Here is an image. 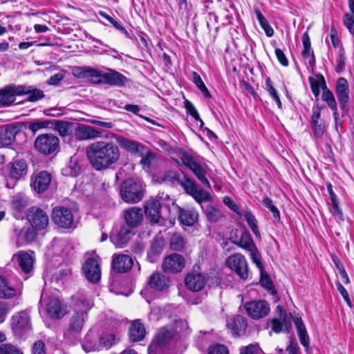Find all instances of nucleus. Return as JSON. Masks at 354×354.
<instances>
[{"label": "nucleus", "mask_w": 354, "mask_h": 354, "mask_svg": "<svg viewBox=\"0 0 354 354\" xmlns=\"http://www.w3.org/2000/svg\"><path fill=\"white\" fill-rule=\"evenodd\" d=\"M86 153L89 163L96 171L111 168L118 163L121 156L116 144L103 140L91 143L86 149Z\"/></svg>", "instance_id": "nucleus-1"}, {"label": "nucleus", "mask_w": 354, "mask_h": 354, "mask_svg": "<svg viewBox=\"0 0 354 354\" xmlns=\"http://www.w3.org/2000/svg\"><path fill=\"white\" fill-rule=\"evenodd\" d=\"M120 195L127 203H137L144 196L141 184L133 178L126 179L121 183Z\"/></svg>", "instance_id": "nucleus-2"}, {"label": "nucleus", "mask_w": 354, "mask_h": 354, "mask_svg": "<svg viewBox=\"0 0 354 354\" xmlns=\"http://www.w3.org/2000/svg\"><path fill=\"white\" fill-rule=\"evenodd\" d=\"M119 339L118 333H105L99 338L98 343H96L91 342L89 335H87L82 347L86 352L109 349L116 344Z\"/></svg>", "instance_id": "nucleus-3"}, {"label": "nucleus", "mask_w": 354, "mask_h": 354, "mask_svg": "<svg viewBox=\"0 0 354 354\" xmlns=\"http://www.w3.org/2000/svg\"><path fill=\"white\" fill-rule=\"evenodd\" d=\"M59 146L58 137L52 133L38 136L34 142L35 149L41 154L50 155L55 152Z\"/></svg>", "instance_id": "nucleus-4"}, {"label": "nucleus", "mask_w": 354, "mask_h": 354, "mask_svg": "<svg viewBox=\"0 0 354 354\" xmlns=\"http://www.w3.org/2000/svg\"><path fill=\"white\" fill-rule=\"evenodd\" d=\"M11 329L16 337H21L32 330L29 314L24 310L15 314L11 318Z\"/></svg>", "instance_id": "nucleus-5"}, {"label": "nucleus", "mask_w": 354, "mask_h": 354, "mask_svg": "<svg viewBox=\"0 0 354 354\" xmlns=\"http://www.w3.org/2000/svg\"><path fill=\"white\" fill-rule=\"evenodd\" d=\"M52 221L59 227L69 229L74 226V217L71 210L64 206H57L52 211Z\"/></svg>", "instance_id": "nucleus-6"}, {"label": "nucleus", "mask_w": 354, "mask_h": 354, "mask_svg": "<svg viewBox=\"0 0 354 354\" xmlns=\"http://www.w3.org/2000/svg\"><path fill=\"white\" fill-rule=\"evenodd\" d=\"M181 160L183 165L188 167L205 186L210 188V183L206 178V170L193 156L185 153L183 154Z\"/></svg>", "instance_id": "nucleus-7"}, {"label": "nucleus", "mask_w": 354, "mask_h": 354, "mask_svg": "<svg viewBox=\"0 0 354 354\" xmlns=\"http://www.w3.org/2000/svg\"><path fill=\"white\" fill-rule=\"evenodd\" d=\"M226 265L234 270L242 279L248 277V267L245 257L239 253L230 256L226 260Z\"/></svg>", "instance_id": "nucleus-8"}, {"label": "nucleus", "mask_w": 354, "mask_h": 354, "mask_svg": "<svg viewBox=\"0 0 354 354\" xmlns=\"http://www.w3.org/2000/svg\"><path fill=\"white\" fill-rule=\"evenodd\" d=\"M164 207L169 211V205H165L160 200L151 198L145 203V213L147 218L151 223H158L162 218L161 207Z\"/></svg>", "instance_id": "nucleus-9"}, {"label": "nucleus", "mask_w": 354, "mask_h": 354, "mask_svg": "<svg viewBox=\"0 0 354 354\" xmlns=\"http://www.w3.org/2000/svg\"><path fill=\"white\" fill-rule=\"evenodd\" d=\"M289 319H291L295 325L300 344L308 350L310 347V337L301 315L289 313Z\"/></svg>", "instance_id": "nucleus-10"}, {"label": "nucleus", "mask_w": 354, "mask_h": 354, "mask_svg": "<svg viewBox=\"0 0 354 354\" xmlns=\"http://www.w3.org/2000/svg\"><path fill=\"white\" fill-rule=\"evenodd\" d=\"M244 308L248 316L254 319L263 318L270 312L269 304L264 300L248 301Z\"/></svg>", "instance_id": "nucleus-11"}, {"label": "nucleus", "mask_w": 354, "mask_h": 354, "mask_svg": "<svg viewBox=\"0 0 354 354\" xmlns=\"http://www.w3.org/2000/svg\"><path fill=\"white\" fill-rule=\"evenodd\" d=\"M28 219L32 227L37 230L45 229L49 223L47 214L43 209L37 207L29 209Z\"/></svg>", "instance_id": "nucleus-12"}, {"label": "nucleus", "mask_w": 354, "mask_h": 354, "mask_svg": "<svg viewBox=\"0 0 354 354\" xmlns=\"http://www.w3.org/2000/svg\"><path fill=\"white\" fill-rule=\"evenodd\" d=\"M99 75L97 80H93V83H104L112 86H122L127 82V78L124 75L112 69H109V71L105 73L99 71Z\"/></svg>", "instance_id": "nucleus-13"}, {"label": "nucleus", "mask_w": 354, "mask_h": 354, "mask_svg": "<svg viewBox=\"0 0 354 354\" xmlns=\"http://www.w3.org/2000/svg\"><path fill=\"white\" fill-rule=\"evenodd\" d=\"M25 92V88L22 85L10 84L0 89V98L2 106H6L12 104L15 101L17 95H21Z\"/></svg>", "instance_id": "nucleus-14"}, {"label": "nucleus", "mask_w": 354, "mask_h": 354, "mask_svg": "<svg viewBox=\"0 0 354 354\" xmlns=\"http://www.w3.org/2000/svg\"><path fill=\"white\" fill-rule=\"evenodd\" d=\"M82 270L88 281L94 283L100 281L101 271L98 261L95 258H88L83 265Z\"/></svg>", "instance_id": "nucleus-15"}, {"label": "nucleus", "mask_w": 354, "mask_h": 354, "mask_svg": "<svg viewBox=\"0 0 354 354\" xmlns=\"http://www.w3.org/2000/svg\"><path fill=\"white\" fill-rule=\"evenodd\" d=\"M185 265L184 257L179 254H172L165 258L162 269L165 272L177 273L180 272Z\"/></svg>", "instance_id": "nucleus-16"}, {"label": "nucleus", "mask_w": 354, "mask_h": 354, "mask_svg": "<svg viewBox=\"0 0 354 354\" xmlns=\"http://www.w3.org/2000/svg\"><path fill=\"white\" fill-rule=\"evenodd\" d=\"M104 131L91 126L80 124L75 130V136L80 141L95 140L102 137Z\"/></svg>", "instance_id": "nucleus-17"}, {"label": "nucleus", "mask_w": 354, "mask_h": 354, "mask_svg": "<svg viewBox=\"0 0 354 354\" xmlns=\"http://www.w3.org/2000/svg\"><path fill=\"white\" fill-rule=\"evenodd\" d=\"M111 264L112 268L115 272L124 273L131 268L133 261V259L127 254H114Z\"/></svg>", "instance_id": "nucleus-18"}, {"label": "nucleus", "mask_w": 354, "mask_h": 354, "mask_svg": "<svg viewBox=\"0 0 354 354\" xmlns=\"http://www.w3.org/2000/svg\"><path fill=\"white\" fill-rule=\"evenodd\" d=\"M31 186L37 193H43L46 191L51 181V175L43 171L36 174L31 178Z\"/></svg>", "instance_id": "nucleus-19"}, {"label": "nucleus", "mask_w": 354, "mask_h": 354, "mask_svg": "<svg viewBox=\"0 0 354 354\" xmlns=\"http://www.w3.org/2000/svg\"><path fill=\"white\" fill-rule=\"evenodd\" d=\"M124 217L127 226L138 227L143 220V212L140 207H132L124 211Z\"/></svg>", "instance_id": "nucleus-20"}, {"label": "nucleus", "mask_w": 354, "mask_h": 354, "mask_svg": "<svg viewBox=\"0 0 354 354\" xmlns=\"http://www.w3.org/2000/svg\"><path fill=\"white\" fill-rule=\"evenodd\" d=\"M205 282V277L197 272L187 274L185 279L186 287L194 292L201 290L204 288Z\"/></svg>", "instance_id": "nucleus-21"}, {"label": "nucleus", "mask_w": 354, "mask_h": 354, "mask_svg": "<svg viewBox=\"0 0 354 354\" xmlns=\"http://www.w3.org/2000/svg\"><path fill=\"white\" fill-rule=\"evenodd\" d=\"M227 325L236 336L244 335L248 326L247 320L241 315H236L228 319Z\"/></svg>", "instance_id": "nucleus-22"}, {"label": "nucleus", "mask_w": 354, "mask_h": 354, "mask_svg": "<svg viewBox=\"0 0 354 354\" xmlns=\"http://www.w3.org/2000/svg\"><path fill=\"white\" fill-rule=\"evenodd\" d=\"M335 93L342 109H344L348 102V85L345 78L340 77L337 80Z\"/></svg>", "instance_id": "nucleus-23"}, {"label": "nucleus", "mask_w": 354, "mask_h": 354, "mask_svg": "<svg viewBox=\"0 0 354 354\" xmlns=\"http://www.w3.org/2000/svg\"><path fill=\"white\" fill-rule=\"evenodd\" d=\"M28 166L24 160H17L10 164L9 176L11 179L18 180L26 176Z\"/></svg>", "instance_id": "nucleus-24"}, {"label": "nucleus", "mask_w": 354, "mask_h": 354, "mask_svg": "<svg viewBox=\"0 0 354 354\" xmlns=\"http://www.w3.org/2000/svg\"><path fill=\"white\" fill-rule=\"evenodd\" d=\"M149 286L158 291H163L170 286L169 277L160 272L153 273L149 279Z\"/></svg>", "instance_id": "nucleus-25"}, {"label": "nucleus", "mask_w": 354, "mask_h": 354, "mask_svg": "<svg viewBox=\"0 0 354 354\" xmlns=\"http://www.w3.org/2000/svg\"><path fill=\"white\" fill-rule=\"evenodd\" d=\"M178 209V219L185 225L192 226L198 220V212L194 209H183L176 206Z\"/></svg>", "instance_id": "nucleus-26"}, {"label": "nucleus", "mask_w": 354, "mask_h": 354, "mask_svg": "<svg viewBox=\"0 0 354 354\" xmlns=\"http://www.w3.org/2000/svg\"><path fill=\"white\" fill-rule=\"evenodd\" d=\"M146 335V330L140 320H136L131 324L129 330V340L131 342L142 341Z\"/></svg>", "instance_id": "nucleus-27"}, {"label": "nucleus", "mask_w": 354, "mask_h": 354, "mask_svg": "<svg viewBox=\"0 0 354 354\" xmlns=\"http://www.w3.org/2000/svg\"><path fill=\"white\" fill-rule=\"evenodd\" d=\"M17 257L18 264L23 272L25 273L30 272L33 269L35 261L33 257V252H31L29 253L25 251H20L17 254Z\"/></svg>", "instance_id": "nucleus-28"}, {"label": "nucleus", "mask_w": 354, "mask_h": 354, "mask_svg": "<svg viewBox=\"0 0 354 354\" xmlns=\"http://www.w3.org/2000/svg\"><path fill=\"white\" fill-rule=\"evenodd\" d=\"M111 136L115 139L117 143L122 149L128 152L136 153L139 152L140 149L142 148V145L136 141L128 140L114 133H111Z\"/></svg>", "instance_id": "nucleus-29"}, {"label": "nucleus", "mask_w": 354, "mask_h": 354, "mask_svg": "<svg viewBox=\"0 0 354 354\" xmlns=\"http://www.w3.org/2000/svg\"><path fill=\"white\" fill-rule=\"evenodd\" d=\"M19 132L16 127L8 126L0 130V147L10 146L15 140V136Z\"/></svg>", "instance_id": "nucleus-30"}, {"label": "nucleus", "mask_w": 354, "mask_h": 354, "mask_svg": "<svg viewBox=\"0 0 354 354\" xmlns=\"http://www.w3.org/2000/svg\"><path fill=\"white\" fill-rule=\"evenodd\" d=\"M320 115L319 107H314L311 118V128L314 135L317 138L322 137L325 131V126L324 122L320 120Z\"/></svg>", "instance_id": "nucleus-31"}, {"label": "nucleus", "mask_w": 354, "mask_h": 354, "mask_svg": "<svg viewBox=\"0 0 354 354\" xmlns=\"http://www.w3.org/2000/svg\"><path fill=\"white\" fill-rule=\"evenodd\" d=\"M81 170L79 158L73 156L71 157L67 165L62 168V174L66 176L77 177L80 174Z\"/></svg>", "instance_id": "nucleus-32"}, {"label": "nucleus", "mask_w": 354, "mask_h": 354, "mask_svg": "<svg viewBox=\"0 0 354 354\" xmlns=\"http://www.w3.org/2000/svg\"><path fill=\"white\" fill-rule=\"evenodd\" d=\"M86 319L87 315H85V313L74 312L69 322L68 331L72 333L81 332Z\"/></svg>", "instance_id": "nucleus-33"}, {"label": "nucleus", "mask_w": 354, "mask_h": 354, "mask_svg": "<svg viewBox=\"0 0 354 354\" xmlns=\"http://www.w3.org/2000/svg\"><path fill=\"white\" fill-rule=\"evenodd\" d=\"M75 76L78 78H91L92 82L97 80L99 71L89 66H76L73 69Z\"/></svg>", "instance_id": "nucleus-34"}, {"label": "nucleus", "mask_w": 354, "mask_h": 354, "mask_svg": "<svg viewBox=\"0 0 354 354\" xmlns=\"http://www.w3.org/2000/svg\"><path fill=\"white\" fill-rule=\"evenodd\" d=\"M133 232L129 226L121 227L119 232L115 237H111L112 241L118 248H122L131 239Z\"/></svg>", "instance_id": "nucleus-35"}, {"label": "nucleus", "mask_w": 354, "mask_h": 354, "mask_svg": "<svg viewBox=\"0 0 354 354\" xmlns=\"http://www.w3.org/2000/svg\"><path fill=\"white\" fill-rule=\"evenodd\" d=\"M17 288L11 286L7 279L0 275V298L1 299H10L15 297L18 293L20 294Z\"/></svg>", "instance_id": "nucleus-36"}, {"label": "nucleus", "mask_w": 354, "mask_h": 354, "mask_svg": "<svg viewBox=\"0 0 354 354\" xmlns=\"http://www.w3.org/2000/svg\"><path fill=\"white\" fill-rule=\"evenodd\" d=\"M46 310L49 316L53 319H60L65 314L60 301L57 298L49 300Z\"/></svg>", "instance_id": "nucleus-37"}, {"label": "nucleus", "mask_w": 354, "mask_h": 354, "mask_svg": "<svg viewBox=\"0 0 354 354\" xmlns=\"http://www.w3.org/2000/svg\"><path fill=\"white\" fill-rule=\"evenodd\" d=\"M174 334L175 331L173 328H162L156 335L153 342L162 348L174 337Z\"/></svg>", "instance_id": "nucleus-38"}, {"label": "nucleus", "mask_w": 354, "mask_h": 354, "mask_svg": "<svg viewBox=\"0 0 354 354\" xmlns=\"http://www.w3.org/2000/svg\"><path fill=\"white\" fill-rule=\"evenodd\" d=\"M93 306V301L85 295L75 297L74 312L85 313V315H87Z\"/></svg>", "instance_id": "nucleus-39"}, {"label": "nucleus", "mask_w": 354, "mask_h": 354, "mask_svg": "<svg viewBox=\"0 0 354 354\" xmlns=\"http://www.w3.org/2000/svg\"><path fill=\"white\" fill-rule=\"evenodd\" d=\"M279 318H273L271 320L272 330L278 333L282 331L283 326L286 321V311L280 305H278L275 310Z\"/></svg>", "instance_id": "nucleus-40"}, {"label": "nucleus", "mask_w": 354, "mask_h": 354, "mask_svg": "<svg viewBox=\"0 0 354 354\" xmlns=\"http://www.w3.org/2000/svg\"><path fill=\"white\" fill-rule=\"evenodd\" d=\"M25 88V92L21 94L28 95L27 101L34 102L43 99L45 97L44 91L35 87L27 85H22Z\"/></svg>", "instance_id": "nucleus-41"}, {"label": "nucleus", "mask_w": 354, "mask_h": 354, "mask_svg": "<svg viewBox=\"0 0 354 354\" xmlns=\"http://www.w3.org/2000/svg\"><path fill=\"white\" fill-rule=\"evenodd\" d=\"M310 88L314 95L317 97L320 93V89H327L323 75L317 76L316 78L310 77L308 78Z\"/></svg>", "instance_id": "nucleus-42"}, {"label": "nucleus", "mask_w": 354, "mask_h": 354, "mask_svg": "<svg viewBox=\"0 0 354 354\" xmlns=\"http://www.w3.org/2000/svg\"><path fill=\"white\" fill-rule=\"evenodd\" d=\"M186 243L185 238L180 233L175 232L170 237V248L172 250H183Z\"/></svg>", "instance_id": "nucleus-43"}, {"label": "nucleus", "mask_w": 354, "mask_h": 354, "mask_svg": "<svg viewBox=\"0 0 354 354\" xmlns=\"http://www.w3.org/2000/svg\"><path fill=\"white\" fill-rule=\"evenodd\" d=\"M53 129H55L61 136H68L71 133V124L66 121L52 120Z\"/></svg>", "instance_id": "nucleus-44"}, {"label": "nucleus", "mask_w": 354, "mask_h": 354, "mask_svg": "<svg viewBox=\"0 0 354 354\" xmlns=\"http://www.w3.org/2000/svg\"><path fill=\"white\" fill-rule=\"evenodd\" d=\"M50 120H38L28 124V129L35 133L37 131L42 129H53V123Z\"/></svg>", "instance_id": "nucleus-45"}, {"label": "nucleus", "mask_w": 354, "mask_h": 354, "mask_svg": "<svg viewBox=\"0 0 354 354\" xmlns=\"http://www.w3.org/2000/svg\"><path fill=\"white\" fill-rule=\"evenodd\" d=\"M205 214L207 219L209 222L216 223L220 221L223 215L221 212L212 205H207L205 209Z\"/></svg>", "instance_id": "nucleus-46"}, {"label": "nucleus", "mask_w": 354, "mask_h": 354, "mask_svg": "<svg viewBox=\"0 0 354 354\" xmlns=\"http://www.w3.org/2000/svg\"><path fill=\"white\" fill-rule=\"evenodd\" d=\"M322 98L332 110L335 111L333 115L335 119L337 120L338 117V113H337V103L333 93L328 89H324Z\"/></svg>", "instance_id": "nucleus-47"}, {"label": "nucleus", "mask_w": 354, "mask_h": 354, "mask_svg": "<svg viewBox=\"0 0 354 354\" xmlns=\"http://www.w3.org/2000/svg\"><path fill=\"white\" fill-rule=\"evenodd\" d=\"M239 247L248 250L249 252L256 249L255 245L249 234H243L240 241L234 242Z\"/></svg>", "instance_id": "nucleus-48"}, {"label": "nucleus", "mask_w": 354, "mask_h": 354, "mask_svg": "<svg viewBox=\"0 0 354 354\" xmlns=\"http://www.w3.org/2000/svg\"><path fill=\"white\" fill-rule=\"evenodd\" d=\"M255 14L257 15V18L261 26V28L264 30L266 35L268 37H271L274 34V30L272 27L270 26L267 19L263 17L261 11L258 9L255 10Z\"/></svg>", "instance_id": "nucleus-49"}, {"label": "nucleus", "mask_w": 354, "mask_h": 354, "mask_svg": "<svg viewBox=\"0 0 354 354\" xmlns=\"http://www.w3.org/2000/svg\"><path fill=\"white\" fill-rule=\"evenodd\" d=\"M191 196L200 204L203 201H209L211 199L210 194L203 189L196 188Z\"/></svg>", "instance_id": "nucleus-50"}, {"label": "nucleus", "mask_w": 354, "mask_h": 354, "mask_svg": "<svg viewBox=\"0 0 354 354\" xmlns=\"http://www.w3.org/2000/svg\"><path fill=\"white\" fill-rule=\"evenodd\" d=\"M164 246H165L164 239L160 237L156 238L153 240V241L151 244V247H150L151 252L155 255H160L163 250Z\"/></svg>", "instance_id": "nucleus-51"}, {"label": "nucleus", "mask_w": 354, "mask_h": 354, "mask_svg": "<svg viewBox=\"0 0 354 354\" xmlns=\"http://www.w3.org/2000/svg\"><path fill=\"white\" fill-rule=\"evenodd\" d=\"M0 354H24L16 346L4 343L0 345Z\"/></svg>", "instance_id": "nucleus-52"}, {"label": "nucleus", "mask_w": 354, "mask_h": 354, "mask_svg": "<svg viewBox=\"0 0 354 354\" xmlns=\"http://www.w3.org/2000/svg\"><path fill=\"white\" fill-rule=\"evenodd\" d=\"M178 184H180L184 188L185 192L190 195L196 189L195 181L186 177H184L183 179L180 178Z\"/></svg>", "instance_id": "nucleus-53"}, {"label": "nucleus", "mask_w": 354, "mask_h": 354, "mask_svg": "<svg viewBox=\"0 0 354 354\" xmlns=\"http://www.w3.org/2000/svg\"><path fill=\"white\" fill-rule=\"evenodd\" d=\"M12 206L15 209L20 211L28 206V200L23 196H16L12 201Z\"/></svg>", "instance_id": "nucleus-54"}, {"label": "nucleus", "mask_w": 354, "mask_h": 354, "mask_svg": "<svg viewBox=\"0 0 354 354\" xmlns=\"http://www.w3.org/2000/svg\"><path fill=\"white\" fill-rule=\"evenodd\" d=\"M266 86L267 91H268L270 96H272L273 100L277 102L278 107L281 108L282 105H281V102L279 99V97L278 95V93H277L276 89L272 85L271 80L269 77L267 78L266 80Z\"/></svg>", "instance_id": "nucleus-55"}, {"label": "nucleus", "mask_w": 354, "mask_h": 354, "mask_svg": "<svg viewBox=\"0 0 354 354\" xmlns=\"http://www.w3.org/2000/svg\"><path fill=\"white\" fill-rule=\"evenodd\" d=\"M260 283L262 285V286L265 287L269 290H272L274 286L272 284V282L268 276V274L263 270V268H262V270H261V279H260Z\"/></svg>", "instance_id": "nucleus-56"}, {"label": "nucleus", "mask_w": 354, "mask_h": 354, "mask_svg": "<svg viewBox=\"0 0 354 354\" xmlns=\"http://www.w3.org/2000/svg\"><path fill=\"white\" fill-rule=\"evenodd\" d=\"M32 354H46V348L44 342L39 339L36 341L32 347Z\"/></svg>", "instance_id": "nucleus-57"}, {"label": "nucleus", "mask_w": 354, "mask_h": 354, "mask_svg": "<svg viewBox=\"0 0 354 354\" xmlns=\"http://www.w3.org/2000/svg\"><path fill=\"white\" fill-rule=\"evenodd\" d=\"M66 71L65 70H62L59 73L53 75L50 77L48 80V84L50 85L57 86L59 83L64 79Z\"/></svg>", "instance_id": "nucleus-58"}, {"label": "nucleus", "mask_w": 354, "mask_h": 354, "mask_svg": "<svg viewBox=\"0 0 354 354\" xmlns=\"http://www.w3.org/2000/svg\"><path fill=\"white\" fill-rule=\"evenodd\" d=\"M185 107L187 110V113L191 115L196 120L201 121V119L199 116V114L198 113V111H196V108L191 102L185 100Z\"/></svg>", "instance_id": "nucleus-59"}, {"label": "nucleus", "mask_w": 354, "mask_h": 354, "mask_svg": "<svg viewBox=\"0 0 354 354\" xmlns=\"http://www.w3.org/2000/svg\"><path fill=\"white\" fill-rule=\"evenodd\" d=\"M344 24L349 32L354 35V15L353 14L346 13L344 17Z\"/></svg>", "instance_id": "nucleus-60"}, {"label": "nucleus", "mask_w": 354, "mask_h": 354, "mask_svg": "<svg viewBox=\"0 0 354 354\" xmlns=\"http://www.w3.org/2000/svg\"><path fill=\"white\" fill-rule=\"evenodd\" d=\"M156 159V155L152 152H148L145 156H144L140 163L142 165L143 168L149 169L151 166L152 162Z\"/></svg>", "instance_id": "nucleus-61"}, {"label": "nucleus", "mask_w": 354, "mask_h": 354, "mask_svg": "<svg viewBox=\"0 0 354 354\" xmlns=\"http://www.w3.org/2000/svg\"><path fill=\"white\" fill-rule=\"evenodd\" d=\"M227 348L221 344H218L214 346H210L208 348L207 354H227Z\"/></svg>", "instance_id": "nucleus-62"}, {"label": "nucleus", "mask_w": 354, "mask_h": 354, "mask_svg": "<svg viewBox=\"0 0 354 354\" xmlns=\"http://www.w3.org/2000/svg\"><path fill=\"white\" fill-rule=\"evenodd\" d=\"M180 180V178L179 177L178 174L176 172L172 171H167L162 177V181H169L171 182V183H174L175 182L178 183Z\"/></svg>", "instance_id": "nucleus-63"}, {"label": "nucleus", "mask_w": 354, "mask_h": 354, "mask_svg": "<svg viewBox=\"0 0 354 354\" xmlns=\"http://www.w3.org/2000/svg\"><path fill=\"white\" fill-rule=\"evenodd\" d=\"M223 202L232 211L236 212L239 216H242L241 212L239 211V206L234 203V201L230 197L225 196L223 199Z\"/></svg>", "instance_id": "nucleus-64"}]
</instances>
